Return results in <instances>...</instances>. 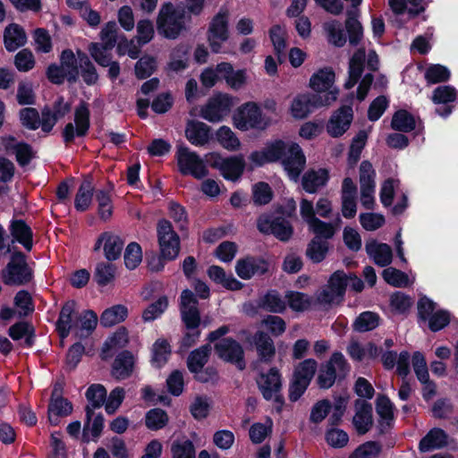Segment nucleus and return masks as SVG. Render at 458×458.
I'll list each match as a JSON object with an SVG mask.
<instances>
[{
    "instance_id": "f257e3e1",
    "label": "nucleus",
    "mask_w": 458,
    "mask_h": 458,
    "mask_svg": "<svg viewBox=\"0 0 458 458\" xmlns=\"http://www.w3.org/2000/svg\"><path fill=\"white\" fill-rule=\"evenodd\" d=\"M249 159L254 166L281 160L284 171L294 182L298 181L306 164V157L298 144L281 140L267 143L261 150L253 151Z\"/></svg>"
},
{
    "instance_id": "f03ea898",
    "label": "nucleus",
    "mask_w": 458,
    "mask_h": 458,
    "mask_svg": "<svg viewBox=\"0 0 458 458\" xmlns=\"http://www.w3.org/2000/svg\"><path fill=\"white\" fill-rule=\"evenodd\" d=\"M339 91L331 90L326 94L310 92L296 95L290 106V114L294 119L302 120L312 114L316 109L331 106L337 99Z\"/></svg>"
},
{
    "instance_id": "7ed1b4c3",
    "label": "nucleus",
    "mask_w": 458,
    "mask_h": 458,
    "mask_svg": "<svg viewBox=\"0 0 458 458\" xmlns=\"http://www.w3.org/2000/svg\"><path fill=\"white\" fill-rule=\"evenodd\" d=\"M182 318L188 329L182 340V345L189 348L198 341L200 332L198 329L200 323V316L198 310V301L190 290H184L181 295Z\"/></svg>"
},
{
    "instance_id": "20e7f679",
    "label": "nucleus",
    "mask_w": 458,
    "mask_h": 458,
    "mask_svg": "<svg viewBox=\"0 0 458 458\" xmlns=\"http://www.w3.org/2000/svg\"><path fill=\"white\" fill-rule=\"evenodd\" d=\"M232 120L233 126L242 131H265L271 123L263 114L259 106L252 101L240 106L234 111Z\"/></svg>"
},
{
    "instance_id": "39448f33",
    "label": "nucleus",
    "mask_w": 458,
    "mask_h": 458,
    "mask_svg": "<svg viewBox=\"0 0 458 458\" xmlns=\"http://www.w3.org/2000/svg\"><path fill=\"white\" fill-rule=\"evenodd\" d=\"M183 10L175 8L171 3L163 4L157 20L159 34L167 38H176L183 30Z\"/></svg>"
},
{
    "instance_id": "423d86ee",
    "label": "nucleus",
    "mask_w": 458,
    "mask_h": 458,
    "mask_svg": "<svg viewBox=\"0 0 458 458\" xmlns=\"http://www.w3.org/2000/svg\"><path fill=\"white\" fill-rule=\"evenodd\" d=\"M318 368L313 359H306L299 362L293 369V379L289 388L291 401H297L306 391Z\"/></svg>"
},
{
    "instance_id": "0eeeda50",
    "label": "nucleus",
    "mask_w": 458,
    "mask_h": 458,
    "mask_svg": "<svg viewBox=\"0 0 458 458\" xmlns=\"http://www.w3.org/2000/svg\"><path fill=\"white\" fill-rule=\"evenodd\" d=\"M346 285V275L342 271L335 272L327 284L317 293L318 302L323 306H333L341 303Z\"/></svg>"
},
{
    "instance_id": "6e6552de",
    "label": "nucleus",
    "mask_w": 458,
    "mask_h": 458,
    "mask_svg": "<svg viewBox=\"0 0 458 458\" xmlns=\"http://www.w3.org/2000/svg\"><path fill=\"white\" fill-rule=\"evenodd\" d=\"M3 281L9 285H21L30 281L32 272L21 252H14L2 271Z\"/></svg>"
},
{
    "instance_id": "1a4fd4ad",
    "label": "nucleus",
    "mask_w": 458,
    "mask_h": 458,
    "mask_svg": "<svg viewBox=\"0 0 458 458\" xmlns=\"http://www.w3.org/2000/svg\"><path fill=\"white\" fill-rule=\"evenodd\" d=\"M205 160L210 166L218 169L225 179L232 181L239 179L245 167L242 156L224 158L220 154L213 152L207 154Z\"/></svg>"
},
{
    "instance_id": "9d476101",
    "label": "nucleus",
    "mask_w": 458,
    "mask_h": 458,
    "mask_svg": "<svg viewBox=\"0 0 458 458\" xmlns=\"http://www.w3.org/2000/svg\"><path fill=\"white\" fill-rule=\"evenodd\" d=\"M176 160L178 168L182 174H191L196 179H201L208 174L204 160L187 147H178Z\"/></svg>"
},
{
    "instance_id": "9b49d317",
    "label": "nucleus",
    "mask_w": 458,
    "mask_h": 458,
    "mask_svg": "<svg viewBox=\"0 0 458 458\" xmlns=\"http://www.w3.org/2000/svg\"><path fill=\"white\" fill-rule=\"evenodd\" d=\"M229 11L222 8L211 20L208 30V41L214 53H219L229 38Z\"/></svg>"
},
{
    "instance_id": "f8f14e48",
    "label": "nucleus",
    "mask_w": 458,
    "mask_h": 458,
    "mask_svg": "<svg viewBox=\"0 0 458 458\" xmlns=\"http://www.w3.org/2000/svg\"><path fill=\"white\" fill-rule=\"evenodd\" d=\"M418 313L420 318L428 321L431 331H438L450 322V313L445 310H437L436 303L427 297L418 301Z\"/></svg>"
},
{
    "instance_id": "ddd939ff",
    "label": "nucleus",
    "mask_w": 458,
    "mask_h": 458,
    "mask_svg": "<svg viewBox=\"0 0 458 458\" xmlns=\"http://www.w3.org/2000/svg\"><path fill=\"white\" fill-rule=\"evenodd\" d=\"M157 236L162 256L168 260L174 259L180 251V239L169 221L158 222Z\"/></svg>"
},
{
    "instance_id": "4468645a",
    "label": "nucleus",
    "mask_w": 458,
    "mask_h": 458,
    "mask_svg": "<svg viewBox=\"0 0 458 458\" xmlns=\"http://www.w3.org/2000/svg\"><path fill=\"white\" fill-rule=\"evenodd\" d=\"M233 106V101L229 95L217 94L201 107L200 115L210 123H218L229 114Z\"/></svg>"
},
{
    "instance_id": "2eb2a0df",
    "label": "nucleus",
    "mask_w": 458,
    "mask_h": 458,
    "mask_svg": "<svg viewBox=\"0 0 458 458\" xmlns=\"http://www.w3.org/2000/svg\"><path fill=\"white\" fill-rule=\"evenodd\" d=\"M257 384L265 399L281 403L282 380L276 368H271L267 373H261L257 379Z\"/></svg>"
},
{
    "instance_id": "dca6fc26",
    "label": "nucleus",
    "mask_w": 458,
    "mask_h": 458,
    "mask_svg": "<svg viewBox=\"0 0 458 458\" xmlns=\"http://www.w3.org/2000/svg\"><path fill=\"white\" fill-rule=\"evenodd\" d=\"M352 120V108L348 106H343L330 116L327 123V131L333 138L341 137L349 130Z\"/></svg>"
},
{
    "instance_id": "f3484780",
    "label": "nucleus",
    "mask_w": 458,
    "mask_h": 458,
    "mask_svg": "<svg viewBox=\"0 0 458 458\" xmlns=\"http://www.w3.org/2000/svg\"><path fill=\"white\" fill-rule=\"evenodd\" d=\"M74 123L66 124L64 138L66 142L72 141L75 137L84 136L89 128V110L85 103H81L75 109Z\"/></svg>"
},
{
    "instance_id": "a211bd4d",
    "label": "nucleus",
    "mask_w": 458,
    "mask_h": 458,
    "mask_svg": "<svg viewBox=\"0 0 458 458\" xmlns=\"http://www.w3.org/2000/svg\"><path fill=\"white\" fill-rule=\"evenodd\" d=\"M258 228L261 233H272L281 241H287L293 235V227L289 222L281 219H272L267 215L259 216Z\"/></svg>"
},
{
    "instance_id": "6ab92c4d",
    "label": "nucleus",
    "mask_w": 458,
    "mask_h": 458,
    "mask_svg": "<svg viewBox=\"0 0 458 458\" xmlns=\"http://www.w3.org/2000/svg\"><path fill=\"white\" fill-rule=\"evenodd\" d=\"M215 350L221 359L235 362L241 369H243V350L236 341L231 338L223 339L216 344Z\"/></svg>"
},
{
    "instance_id": "aec40b11",
    "label": "nucleus",
    "mask_w": 458,
    "mask_h": 458,
    "mask_svg": "<svg viewBox=\"0 0 458 458\" xmlns=\"http://www.w3.org/2000/svg\"><path fill=\"white\" fill-rule=\"evenodd\" d=\"M335 74L332 68L325 67L319 69L310 79V87L316 92L315 94H326L331 90H337L334 88Z\"/></svg>"
},
{
    "instance_id": "412c9836",
    "label": "nucleus",
    "mask_w": 458,
    "mask_h": 458,
    "mask_svg": "<svg viewBox=\"0 0 458 458\" xmlns=\"http://www.w3.org/2000/svg\"><path fill=\"white\" fill-rule=\"evenodd\" d=\"M102 243L104 244L105 257L108 260H115L120 257L123 242L119 236L109 232L101 233L95 243L94 250H99Z\"/></svg>"
},
{
    "instance_id": "4be33fe9",
    "label": "nucleus",
    "mask_w": 458,
    "mask_h": 458,
    "mask_svg": "<svg viewBox=\"0 0 458 458\" xmlns=\"http://www.w3.org/2000/svg\"><path fill=\"white\" fill-rule=\"evenodd\" d=\"M72 412V403L63 397L58 396L57 388L55 387L50 403L48 405V421L51 425H57L60 418L66 417Z\"/></svg>"
},
{
    "instance_id": "5701e85b",
    "label": "nucleus",
    "mask_w": 458,
    "mask_h": 458,
    "mask_svg": "<svg viewBox=\"0 0 458 458\" xmlns=\"http://www.w3.org/2000/svg\"><path fill=\"white\" fill-rule=\"evenodd\" d=\"M268 270V264L260 259L246 258L237 261L235 271L244 280L255 275H263Z\"/></svg>"
},
{
    "instance_id": "b1692460",
    "label": "nucleus",
    "mask_w": 458,
    "mask_h": 458,
    "mask_svg": "<svg viewBox=\"0 0 458 458\" xmlns=\"http://www.w3.org/2000/svg\"><path fill=\"white\" fill-rule=\"evenodd\" d=\"M135 362V357L130 352H122L114 360L112 376L117 380L128 378L134 371Z\"/></svg>"
},
{
    "instance_id": "393cba45",
    "label": "nucleus",
    "mask_w": 458,
    "mask_h": 458,
    "mask_svg": "<svg viewBox=\"0 0 458 458\" xmlns=\"http://www.w3.org/2000/svg\"><path fill=\"white\" fill-rule=\"evenodd\" d=\"M355 411L353 425L359 434H365L370 429L373 423L371 404L364 400H357Z\"/></svg>"
},
{
    "instance_id": "a878e982",
    "label": "nucleus",
    "mask_w": 458,
    "mask_h": 458,
    "mask_svg": "<svg viewBox=\"0 0 458 458\" xmlns=\"http://www.w3.org/2000/svg\"><path fill=\"white\" fill-rule=\"evenodd\" d=\"M188 140L195 146H203L210 140V127L204 123L190 121L185 130Z\"/></svg>"
},
{
    "instance_id": "bb28decb",
    "label": "nucleus",
    "mask_w": 458,
    "mask_h": 458,
    "mask_svg": "<svg viewBox=\"0 0 458 458\" xmlns=\"http://www.w3.org/2000/svg\"><path fill=\"white\" fill-rule=\"evenodd\" d=\"M365 249L367 254L377 265L386 267L392 262V249L386 243H380L376 241H372L366 243Z\"/></svg>"
},
{
    "instance_id": "cd10ccee",
    "label": "nucleus",
    "mask_w": 458,
    "mask_h": 458,
    "mask_svg": "<svg viewBox=\"0 0 458 458\" xmlns=\"http://www.w3.org/2000/svg\"><path fill=\"white\" fill-rule=\"evenodd\" d=\"M448 443V435L439 428L430 429L420 441L419 449L422 453L429 452L445 446Z\"/></svg>"
},
{
    "instance_id": "c85d7f7f",
    "label": "nucleus",
    "mask_w": 458,
    "mask_h": 458,
    "mask_svg": "<svg viewBox=\"0 0 458 458\" xmlns=\"http://www.w3.org/2000/svg\"><path fill=\"white\" fill-rule=\"evenodd\" d=\"M76 318V303L73 301H68L61 309L56 329L61 338H65L70 334L72 327V321Z\"/></svg>"
},
{
    "instance_id": "c756f323",
    "label": "nucleus",
    "mask_w": 458,
    "mask_h": 458,
    "mask_svg": "<svg viewBox=\"0 0 458 458\" xmlns=\"http://www.w3.org/2000/svg\"><path fill=\"white\" fill-rule=\"evenodd\" d=\"M217 71L220 72L221 78L233 89H239L246 83V72L244 70L234 71L229 63L217 64Z\"/></svg>"
},
{
    "instance_id": "7c9ffc66",
    "label": "nucleus",
    "mask_w": 458,
    "mask_h": 458,
    "mask_svg": "<svg viewBox=\"0 0 458 458\" xmlns=\"http://www.w3.org/2000/svg\"><path fill=\"white\" fill-rule=\"evenodd\" d=\"M366 51L364 47L358 48L349 62V78L344 84L346 89H352L360 78L363 72Z\"/></svg>"
},
{
    "instance_id": "2f4dec72",
    "label": "nucleus",
    "mask_w": 458,
    "mask_h": 458,
    "mask_svg": "<svg viewBox=\"0 0 458 458\" xmlns=\"http://www.w3.org/2000/svg\"><path fill=\"white\" fill-rule=\"evenodd\" d=\"M60 64L66 74V80L70 82L76 81L80 74L78 51L75 55L70 49L64 50L60 56Z\"/></svg>"
},
{
    "instance_id": "473e14b6",
    "label": "nucleus",
    "mask_w": 458,
    "mask_h": 458,
    "mask_svg": "<svg viewBox=\"0 0 458 458\" xmlns=\"http://www.w3.org/2000/svg\"><path fill=\"white\" fill-rule=\"evenodd\" d=\"M253 342L259 359L265 362H270L276 354L274 342L264 332H258L253 337Z\"/></svg>"
},
{
    "instance_id": "72a5a7b5",
    "label": "nucleus",
    "mask_w": 458,
    "mask_h": 458,
    "mask_svg": "<svg viewBox=\"0 0 458 458\" xmlns=\"http://www.w3.org/2000/svg\"><path fill=\"white\" fill-rule=\"evenodd\" d=\"M359 11L352 10L347 12V19L345 21V28L348 33L350 45L358 46L363 39V27L358 20Z\"/></svg>"
},
{
    "instance_id": "f704fd0d",
    "label": "nucleus",
    "mask_w": 458,
    "mask_h": 458,
    "mask_svg": "<svg viewBox=\"0 0 458 458\" xmlns=\"http://www.w3.org/2000/svg\"><path fill=\"white\" fill-rule=\"evenodd\" d=\"M327 179L328 174L327 170H310L302 176L301 184L307 192L315 193L327 183Z\"/></svg>"
},
{
    "instance_id": "c9c22d12",
    "label": "nucleus",
    "mask_w": 458,
    "mask_h": 458,
    "mask_svg": "<svg viewBox=\"0 0 458 458\" xmlns=\"http://www.w3.org/2000/svg\"><path fill=\"white\" fill-rule=\"evenodd\" d=\"M4 40L6 49L13 52L26 43L27 37L21 27L11 24L4 30Z\"/></svg>"
},
{
    "instance_id": "e433bc0d",
    "label": "nucleus",
    "mask_w": 458,
    "mask_h": 458,
    "mask_svg": "<svg viewBox=\"0 0 458 458\" xmlns=\"http://www.w3.org/2000/svg\"><path fill=\"white\" fill-rule=\"evenodd\" d=\"M4 146L7 152L15 155L21 165H27L33 157L32 150L29 145L17 142L13 138L5 139Z\"/></svg>"
},
{
    "instance_id": "4c0bfd02",
    "label": "nucleus",
    "mask_w": 458,
    "mask_h": 458,
    "mask_svg": "<svg viewBox=\"0 0 458 458\" xmlns=\"http://www.w3.org/2000/svg\"><path fill=\"white\" fill-rule=\"evenodd\" d=\"M13 242H18L30 250L32 248V232L30 227L22 220H14L10 226Z\"/></svg>"
},
{
    "instance_id": "58836bf2",
    "label": "nucleus",
    "mask_w": 458,
    "mask_h": 458,
    "mask_svg": "<svg viewBox=\"0 0 458 458\" xmlns=\"http://www.w3.org/2000/svg\"><path fill=\"white\" fill-rule=\"evenodd\" d=\"M208 275L211 280L215 283L222 284L224 287L229 290H240L242 287V284L235 279L232 275H226L225 270L218 266H211L208 269Z\"/></svg>"
},
{
    "instance_id": "ea45409f",
    "label": "nucleus",
    "mask_w": 458,
    "mask_h": 458,
    "mask_svg": "<svg viewBox=\"0 0 458 458\" xmlns=\"http://www.w3.org/2000/svg\"><path fill=\"white\" fill-rule=\"evenodd\" d=\"M128 316V309L122 304L114 305L101 315L100 323L104 327H113L125 320Z\"/></svg>"
},
{
    "instance_id": "a19ab883",
    "label": "nucleus",
    "mask_w": 458,
    "mask_h": 458,
    "mask_svg": "<svg viewBox=\"0 0 458 458\" xmlns=\"http://www.w3.org/2000/svg\"><path fill=\"white\" fill-rule=\"evenodd\" d=\"M210 351V345L207 344L191 352L187 360L189 370L195 374L200 372L208 362Z\"/></svg>"
},
{
    "instance_id": "79ce46f5",
    "label": "nucleus",
    "mask_w": 458,
    "mask_h": 458,
    "mask_svg": "<svg viewBox=\"0 0 458 458\" xmlns=\"http://www.w3.org/2000/svg\"><path fill=\"white\" fill-rule=\"evenodd\" d=\"M219 144L229 151H237L241 148V141L236 134L228 126H221L216 132Z\"/></svg>"
},
{
    "instance_id": "37998d69",
    "label": "nucleus",
    "mask_w": 458,
    "mask_h": 458,
    "mask_svg": "<svg viewBox=\"0 0 458 458\" xmlns=\"http://www.w3.org/2000/svg\"><path fill=\"white\" fill-rule=\"evenodd\" d=\"M389 5L396 14H402L405 10L415 16L424 11L423 0H389Z\"/></svg>"
},
{
    "instance_id": "c03bdc74",
    "label": "nucleus",
    "mask_w": 458,
    "mask_h": 458,
    "mask_svg": "<svg viewBox=\"0 0 458 458\" xmlns=\"http://www.w3.org/2000/svg\"><path fill=\"white\" fill-rule=\"evenodd\" d=\"M323 28L327 33L328 42L332 45L341 47L346 43V38L339 21L335 20L327 21Z\"/></svg>"
},
{
    "instance_id": "a18cd8bd",
    "label": "nucleus",
    "mask_w": 458,
    "mask_h": 458,
    "mask_svg": "<svg viewBox=\"0 0 458 458\" xmlns=\"http://www.w3.org/2000/svg\"><path fill=\"white\" fill-rule=\"evenodd\" d=\"M94 187L90 181L85 180L80 186L75 196L74 205L78 211H85L92 201Z\"/></svg>"
},
{
    "instance_id": "49530a36",
    "label": "nucleus",
    "mask_w": 458,
    "mask_h": 458,
    "mask_svg": "<svg viewBox=\"0 0 458 458\" xmlns=\"http://www.w3.org/2000/svg\"><path fill=\"white\" fill-rule=\"evenodd\" d=\"M259 306L262 309L274 313H281L286 308L285 301L276 291H269L267 293H266L260 299Z\"/></svg>"
},
{
    "instance_id": "de8ad7c7",
    "label": "nucleus",
    "mask_w": 458,
    "mask_h": 458,
    "mask_svg": "<svg viewBox=\"0 0 458 458\" xmlns=\"http://www.w3.org/2000/svg\"><path fill=\"white\" fill-rule=\"evenodd\" d=\"M95 199L98 204V214L101 220L107 221L113 215V202L109 193L104 190L96 191Z\"/></svg>"
},
{
    "instance_id": "09e8293b",
    "label": "nucleus",
    "mask_w": 458,
    "mask_h": 458,
    "mask_svg": "<svg viewBox=\"0 0 458 458\" xmlns=\"http://www.w3.org/2000/svg\"><path fill=\"white\" fill-rule=\"evenodd\" d=\"M78 56L80 72L83 81L89 85L96 83L98 79V75L95 66L84 52L78 50Z\"/></svg>"
},
{
    "instance_id": "8fccbe9b",
    "label": "nucleus",
    "mask_w": 458,
    "mask_h": 458,
    "mask_svg": "<svg viewBox=\"0 0 458 458\" xmlns=\"http://www.w3.org/2000/svg\"><path fill=\"white\" fill-rule=\"evenodd\" d=\"M368 135L369 132L367 131L361 130L352 139L348 155V162L352 166L359 161L362 149L366 145Z\"/></svg>"
},
{
    "instance_id": "3c124183",
    "label": "nucleus",
    "mask_w": 458,
    "mask_h": 458,
    "mask_svg": "<svg viewBox=\"0 0 458 458\" xmlns=\"http://www.w3.org/2000/svg\"><path fill=\"white\" fill-rule=\"evenodd\" d=\"M391 126L399 131H410L415 128V120L407 111H397L392 119Z\"/></svg>"
},
{
    "instance_id": "603ef678",
    "label": "nucleus",
    "mask_w": 458,
    "mask_h": 458,
    "mask_svg": "<svg viewBox=\"0 0 458 458\" xmlns=\"http://www.w3.org/2000/svg\"><path fill=\"white\" fill-rule=\"evenodd\" d=\"M152 362L156 367H162L166 363L171 353L169 344L164 339L155 342L152 348Z\"/></svg>"
},
{
    "instance_id": "864d4df0",
    "label": "nucleus",
    "mask_w": 458,
    "mask_h": 458,
    "mask_svg": "<svg viewBox=\"0 0 458 458\" xmlns=\"http://www.w3.org/2000/svg\"><path fill=\"white\" fill-rule=\"evenodd\" d=\"M93 415V411L91 410L89 405H88L86 407L87 421L84 425L83 431L84 435H86L88 432H90L92 437H98L103 429L104 418L100 414L96 415L94 417Z\"/></svg>"
},
{
    "instance_id": "5fc2aeb1",
    "label": "nucleus",
    "mask_w": 458,
    "mask_h": 458,
    "mask_svg": "<svg viewBox=\"0 0 458 458\" xmlns=\"http://www.w3.org/2000/svg\"><path fill=\"white\" fill-rule=\"evenodd\" d=\"M188 51L185 47H180L175 48L171 54V60L168 63V70L179 72L185 70L188 66Z\"/></svg>"
},
{
    "instance_id": "6e6d98bb",
    "label": "nucleus",
    "mask_w": 458,
    "mask_h": 458,
    "mask_svg": "<svg viewBox=\"0 0 458 458\" xmlns=\"http://www.w3.org/2000/svg\"><path fill=\"white\" fill-rule=\"evenodd\" d=\"M328 250V244L326 241L314 238L307 249V256L316 263L322 261Z\"/></svg>"
},
{
    "instance_id": "4d7b16f0",
    "label": "nucleus",
    "mask_w": 458,
    "mask_h": 458,
    "mask_svg": "<svg viewBox=\"0 0 458 458\" xmlns=\"http://www.w3.org/2000/svg\"><path fill=\"white\" fill-rule=\"evenodd\" d=\"M168 422V416L165 411L156 408L148 411L146 415V426L152 430L164 428Z\"/></svg>"
},
{
    "instance_id": "13d9d810",
    "label": "nucleus",
    "mask_w": 458,
    "mask_h": 458,
    "mask_svg": "<svg viewBox=\"0 0 458 458\" xmlns=\"http://www.w3.org/2000/svg\"><path fill=\"white\" fill-rule=\"evenodd\" d=\"M168 307V300L165 296L160 297L156 302L150 304L142 312V319L150 322L161 316Z\"/></svg>"
},
{
    "instance_id": "bf43d9fd",
    "label": "nucleus",
    "mask_w": 458,
    "mask_h": 458,
    "mask_svg": "<svg viewBox=\"0 0 458 458\" xmlns=\"http://www.w3.org/2000/svg\"><path fill=\"white\" fill-rule=\"evenodd\" d=\"M92 58L101 66L110 64L112 48H106V45L102 43H91L88 48Z\"/></svg>"
},
{
    "instance_id": "052dcab7",
    "label": "nucleus",
    "mask_w": 458,
    "mask_h": 458,
    "mask_svg": "<svg viewBox=\"0 0 458 458\" xmlns=\"http://www.w3.org/2000/svg\"><path fill=\"white\" fill-rule=\"evenodd\" d=\"M382 276L387 284L394 287H403L409 284L408 276L394 267L384 269Z\"/></svg>"
},
{
    "instance_id": "680f3d73",
    "label": "nucleus",
    "mask_w": 458,
    "mask_h": 458,
    "mask_svg": "<svg viewBox=\"0 0 458 458\" xmlns=\"http://www.w3.org/2000/svg\"><path fill=\"white\" fill-rule=\"evenodd\" d=\"M211 402L207 396H196L190 407L191 415L196 420L205 419L210 411Z\"/></svg>"
},
{
    "instance_id": "e2e57ef3",
    "label": "nucleus",
    "mask_w": 458,
    "mask_h": 458,
    "mask_svg": "<svg viewBox=\"0 0 458 458\" xmlns=\"http://www.w3.org/2000/svg\"><path fill=\"white\" fill-rule=\"evenodd\" d=\"M98 317L90 310L84 312L81 317V325L76 332L78 337H87L97 327Z\"/></svg>"
},
{
    "instance_id": "0e129e2a",
    "label": "nucleus",
    "mask_w": 458,
    "mask_h": 458,
    "mask_svg": "<svg viewBox=\"0 0 458 458\" xmlns=\"http://www.w3.org/2000/svg\"><path fill=\"white\" fill-rule=\"evenodd\" d=\"M381 451V445L377 442H366L357 447L349 458H376Z\"/></svg>"
},
{
    "instance_id": "69168bd1",
    "label": "nucleus",
    "mask_w": 458,
    "mask_h": 458,
    "mask_svg": "<svg viewBox=\"0 0 458 458\" xmlns=\"http://www.w3.org/2000/svg\"><path fill=\"white\" fill-rule=\"evenodd\" d=\"M157 68V61L153 56L143 55L135 64V74L140 79L150 76Z\"/></svg>"
},
{
    "instance_id": "338daca9",
    "label": "nucleus",
    "mask_w": 458,
    "mask_h": 458,
    "mask_svg": "<svg viewBox=\"0 0 458 458\" xmlns=\"http://www.w3.org/2000/svg\"><path fill=\"white\" fill-rule=\"evenodd\" d=\"M88 401L90 403V408L93 409L101 407L106 398V390L101 385H92L89 387L86 393Z\"/></svg>"
},
{
    "instance_id": "774afa93",
    "label": "nucleus",
    "mask_w": 458,
    "mask_h": 458,
    "mask_svg": "<svg viewBox=\"0 0 458 458\" xmlns=\"http://www.w3.org/2000/svg\"><path fill=\"white\" fill-rule=\"evenodd\" d=\"M378 319V316L376 313L366 311L357 318L354 327L357 331L367 332L377 327Z\"/></svg>"
}]
</instances>
